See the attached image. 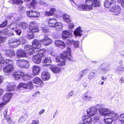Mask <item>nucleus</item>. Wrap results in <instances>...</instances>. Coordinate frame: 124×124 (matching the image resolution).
<instances>
[{
    "label": "nucleus",
    "mask_w": 124,
    "mask_h": 124,
    "mask_svg": "<svg viewBox=\"0 0 124 124\" xmlns=\"http://www.w3.org/2000/svg\"><path fill=\"white\" fill-rule=\"evenodd\" d=\"M71 51L70 48L68 47L67 51H64L63 53L61 54V56H58L56 57V61L58 63V65L60 66H63L65 64L66 59L68 58V56L71 55Z\"/></svg>",
    "instance_id": "obj_1"
},
{
    "label": "nucleus",
    "mask_w": 124,
    "mask_h": 124,
    "mask_svg": "<svg viewBox=\"0 0 124 124\" xmlns=\"http://www.w3.org/2000/svg\"><path fill=\"white\" fill-rule=\"evenodd\" d=\"M26 40L23 38L18 39L15 38H9L8 40V45L12 48H14L18 46L20 43L22 44L26 43Z\"/></svg>",
    "instance_id": "obj_2"
},
{
    "label": "nucleus",
    "mask_w": 124,
    "mask_h": 124,
    "mask_svg": "<svg viewBox=\"0 0 124 124\" xmlns=\"http://www.w3.org/2000/svg\"><path fill=\"white\" fill-rule=\"evenodd\" d=\"M93 2L92 0H86L85 4H81L79 5L78 9L80 10H90L93 7Z\"/></svg>",
    "instance_id": "obj_3"
},
{
    "label": "nucleus",
    "mask_w": 124,
    "mask_h": 124,
    "mask_svg": "<svg viewBox=\"0 0 124 124\" xmlns=\"http://www.w3.org/2000/svg\"><path fill=\"white\" fill-rule=\"evenodd\" d=\"M13 76L16 79H19L20 78L23 77V79L25 81L29 80L31 77L30 74H24L23 73L20 71L14 72Z\"/></svg>",
    "instance_id": "obj_4"
},
{
    "label": "nucleus",
    "mask_w": 124,
    "mask_h": 124,
    "mask_svg": "<svg viewBox=\"0 0 124 124\" xmlns=\"http://www.w3.org/2000/svg\"><path fill=\"white\" fill-rule=\"evenodd\" d=\"M48 24L51 27H55L56 29L59 30L62 29V23L59 22H56V20L55 19H49L48 21Z\"/></svg>",
    "instance_id": "obj_5"
},
{
    "label": "nucleus",
    "mask_w": 124,
    "mask_h": 124,
    "mask_svg": "<svg viewBox=\"0 0 124 124\" xmlns=\"http://www.w3.org/2000/svg\"><path fill=\"white\" fill-rule=\"evenodd\" d=\"M98 109L100 114L102 116H107L108 117L111 111L109 109L104 108V106L102 105L99 104L97 107Z\"/></svg>",
    "instance_id": "obj_6"
},
{
    "label": "nucleus",
    "mask_w": 124,
    "mask_h": 124,
    "mask_svg": "<svg viewBox=\"0 0 124 124\" xmlns=\"http://www.w3.org/2000/svg\"><path fill=\"white\" fill-rule=\"evenodd\" d=\"M23 88L26 89H33L34 86L31 81H29L26 83H21L17 86L18 89Z\"/></svg>",
    "instance_id": "obj_7"
},
{
    "label": "nucleus",
    "mask_w": 124,
    "mask_h": 124,
    "mask_svg": "<svg viewBox=\"0 0 124 124\" xmlns=\"http://www.w3.org/2000/svg\"><path fill=\"white\" fill-rule=\"evenodd\" d=\"M99 104L96 105L95 106L91 107L88 108L87 110V114L90 116H92L96 114L97 113L98 109L97 107Z\"/></svg>",
    "instance_id": "obj_8"
},
{
    "label": "nucleus",
    "mask_w": 124,
    "mask_h": 124,
    "mask_svg": "<svg viewBox=\"0 0 124 124\" xmlns=\"http://www.w3.org/2000/svg\"><path fill=\"white\" fill-rule=\"evenodd\" d=\"M44 66H50V68L52 72L54 73H59L61 71L60 68L57 66H55L53 65H50L45 64L43 65Z\"/></svg>",
    "instance_id": "obj_9"
},
{
    "label": "nucleus",
    "mask_w": 124,
    "mask_h": 124,
    "mask_svg": "<svg viewBox=\"0 0 124 124\" xmlns=\"http://www.w3.org/2000/svg\"><path fill=\"white\" fill-rule=\"evenodd\" d=\"M26 14L28 17L34 18H38L40 15V13L36 11H27L26 12Z\"/></svg>",
    "instance_id": "obj_10"
},
{
    "label": "nucleus",
    "mask_w": 124,
    "mask_h": 124,
    "mask_svg": "<svg viewBox=\"0 0 124 124\" xmlns=\"http://www.w3.org/2000/svg\"><path fill=\"white\" fill-rule=\"evenodd\" d=\"M12 65H8L4 68L3 70L6 75L10 74L14 70Z\"/></svg>",
    "instance_id": "obj_11"
},
{
    "label": "nucleus",
    "mask_w": 124,
    "mask_h": 124,
    "mask_svg": "<svg viewBox=\"0 0 124 124\" xmlns=\"http://www.w3.org/2000/svg\"><path fill=\"white\" fill-rule=\"evenodd\" d=\"M43 44L45 46H47L53 42L52 39L49 38L47 36H45L43 40H40Z\"/></svg>",
    "instance_id": "obj_12"
},
{
    "label": "nucleus",
    "mask_w": 124,
    "mask_h": 124,
    "mask_svg": "<svg viewBox=\"0 0 124 124\" xmlns=\"http://www.w3.org/2000/svg\"><path fill=\"white\" fill-rule=\"evenodd\" d=\"M33 47L29 45H27L24 47V49L26 53L29 55L33 54L35 52Z\"/></svg>",
    "instance_id": "obj_13"
},
{
    "label": "nucleus",
    "mask_w": 124,
    "mask_h": 124,
    "mask_svg": "<svg viewBox=\"0 0 124 124\" xmlns=\"http://www.w3.org/2000/svg\"><path fill=\"white\" fill-rule=\"evenodd\" d=\"M110 10L114 13V15H117L120 13L121 8L120 7L117 5H116L112 7L110 9Z\"/></svg>",
    "instance_id": "obj_14"
},
{
    "label": "nucleus",
    "mask_w": 124,
    "mask_h": 124,
    "mask_svg": "<svg viewBox=\"0 0 124 124\" xmlns=\"http://www.w3.org/2000/svg\"><path fill=\"white\" fill-rule=\"evenodd\" d=\"M109 67V65L107 63H103L99 66L98 69L101 70L105 74L108 70Z\"/></svg>",
    "instance_id": "obj_15"
},
{
    "label": "nucleus",
    "mask_w": 124,
    "mask_h": 124,
    "mask_svg": "<svg viewBox=\"0 0 124 124\" xmlns=\"http://www.w3.org/2000/svg\"><path fill=\"white\" fill-rule=\"evenodd\" d=\"M6 84L7 86L6 88V91L9 92L14 91L16 86L14 83L7 82L6 83Z\"/></svg>",
    "instance_id": "obj_16"
},
{
    "label": "nucleus",
    "mask_w": 124,
    "mask_h": 124,
    "mask_svg": "<svg viewBox=\"0 0 124 124\" xmlns=\"http://www.w3.org/2000/svg\"><path fill=\"white\" fill-rule=\"evenodd\" d=\"M82 120L85 124H91L92 121V118L88 115L84 116L82 117Z\"/></svg>",
    "instance_id": "obj_17"
},
{
    "label": "nucleus",
    "mask_w": 124,
    "mask_h": 124,
    "mask_svg": "<svg viewBox=\"0 0 124 124\" xmlns=\"http://www.w3.org/2000/svg\"><path fill=\"white\" fill-rule=\"evenodd\" d=\"M41 57H42L39 54L34 55L33 56L32 60L35 63L39 64L41 62Z\"/></svg>",
    "instance_id": "obj_18"
},
{
    "label": "nucleus",
    "mask_w": 124,
    "mask_h": 124,
    "mask_svg": "<svg viewBox=\"0 0 124 124\" xmlns=\"http://www.w3.org/2000/svg\"><path fill=\"white\" fill-rule=\"evenodd\" d=\"M66 42L68 44H73L74 47L75 49L79 47V42L78 41H76L72 39H68L67 40Z\"/></svg>",
    "instance_id": "obj_19"
},
{
    "label": "nucleus",
    "mask_w": 124,
    "mask_h": 124,
    "mask_svg": "<svg viewBox=\"0 0 124 124\" xmlns=\"http://www.w3.org/2000/svg\"><path fill=\"white\" fill-rule=\"evenodd\" d=\"M33 81L34 84H37L39 85L42 86L43 85V82L39 78L36 77L33 79Z\"/></svg>",
    "instance_id": "obj_20"
},
{
    "label": "nucleus",
    "mask_w": 124,
    "mask_h": 124,
    "mask_svg": "<svg viewBox=\"0 0 124 124\" xmlns=\"http://www.w3.org/2000/svg\"><path fill=\"white\" fill-rule=\"evenodd\" d=\"M41 78L43 80H47L50 79V74L48 72H43L41 74Z\"/></svg>",
    "instance_id": "obj_21"
},
{
    "label": "nucleus",
    "mask_w": 124,
    "mask_h": 124,
    "mask_svg": "<svg viewBox=\"0 0 124 124\" xmlns=\"http://www.w3.org/2000/svg\"><path fill=\"white\" fill-rule=\"evenodd\" d=\"M32 45L33 48L35 49H38L41 47V44L39 40L35 39L33 41Z\"/></svg>",
    "instance_id": "obj_22"
},
{
    "label": "nucleus",
    "mask_w": 124,
    "mask_h": 124,
    "mask_svg": "<svg viewBox=\"0 0 124 124\" xmlns=\"http://www.w3.org/2000/svg\"><path fill=\"white\" fill-rule=\"evenodd\" d=\"M72 36V34L71 32L67 31H63L62 37L64 39L69 38Z\"/></svg>",
    "instance_id": "obj_23"
},
{
    "label": "nucleus",
    "mask_w": 124,
    "mask_h": 124,
    "mask_svg": "<svg viewBox=\"0 0 124 124\" xmlns=\"http://www.w3.org/2000/svg\"><path fill=\"white\" fill-rule=\"evenodd\" d=\"M40 70V67L37 65L33 66L32 67L33 74L34 76L39 74Z\"/></svg>",
    "instance_id": "obj_24"
},
{
    "label": "nucleus",
    "mask_w": 124,
    "mask_h": 124,
    "mask_svg": "<svg viewBox=\"0 0 124 124\" xmlns=\"http://www.w3.org/2000/svg\"><path fill=\"white\" fill-rule=\"evenodd\" d=\"M11 97V94L9 93H6L3 97V100L6 103L8 102Z\"/></svg>",
    "instance_id": "obj_25"
},
{
    "label": "nucleus",
    "mask_w": 124,
    "mask_h": 124,
    "mask_svg": "<svg viewBox=\"0 0 124 124\" xmlns=\"http://www.w3.org/2000/svg\"><path fill=\"white\" fill-rule=\"evenodd\" d=\"M82 31L81 28L79 27L76 29L74 32V34L76 36H78L80 37L82 34Z\"/></svg>",
    "instance_id": "obj_26"
},
{
    "label": "nucleus",
    "mask_w": 124,
    "mask_h": 124,
    "mask_svg": "<svg viewBox=\"0 0 124 124\" xmlns=\"http://www.w3.org/2000/svg\"><path fill=\"white\" fill-rule=\"evenodd\" d=\"M5 54L6 56L8 57H11L15 55V52L12 50L7 49L5 51Z\"/></svg>",
    "instance_id": "obj_27"
},
{
    "label": "nucleus",
    "mask_w": 124,
    "mask_h": 124,
    "mask_svg": "<svg viewBox=\"0 0 124 124\" xmlns=\"http://www.w3.org/2000/svg\"><path fill=\"white\" fill-rule=\"evenodd\" d=\"M108 117L112 118L114 120H115L117 119L119 116L117 113H116L113 111H111V112H110Z\"/></svg>",
    "instance_id": "obj_28"
},
{
    "label": "nucleus",
    "mask_w": 124,
    "mask_h": 124,
    "mask_svg": "<svg viewBox=\"0 0 124 124\" xmlns=\"http://www.w3.org/2000/svg\"><path fill=\"white\" fill-rule=\"evenodd\" d=\"M16 54L17 56L19 57H26L27 55L26 53L22 50H18L17 51Z\"/></svg>",
    "instance_id": "obj_29"
},
{
    "label": "nucleus",
    "mask_w": 124,
    "mask_h": 124,
    "mask_svg": "<svg viewBox=\"0 0 124 124\" xmlns=\"http://www.w3.org/2000/svg\"><path fill=\"white\" fill-rule=\"evenodd\" d=\"M87 72V70L85 69L81 71L79 74L77 76V77L78 80H80L83 76Z\"/></svg>",
    "instance_id": "obj_30"
},
{
    "label": "nucleus",
    "mask_w": 124,
    "mask_h": 124,
    "mask_svg": "<svg viewBox=\"0 0 124 124\" xmlns=\"http://www.w3.org/2000/svg\"><path fill=\"white\" fill-rule=\"evenodd\" d=\"M115 1V0H106L104 2V6L107 8H110L111 5Z\"/></svg>",
    "instance_id": "obj_31"
},
{
    "label": "nucleus",
    "mask_w": 124,
    "mask_h": 124,
    "mask_svg": "<svg viewBox=\"0 0 124 124\" xmlns=\"http://www.w3.org/2000/svg\"><path fill=\"white\" fill-rule=\"evenodd\" d=\"M63 21L68 23H69L71 22V19L70 16L67 14H63L62 16Z\"/></svg>",
    "instance_id": "obj_32"
},
{
    "label": "nucleus",
    "mask_w": 124,
    "mask_h": 124,
    "mask_svg": "<svg viewBox=\"0 0 124 124\" xmlns=\"http://www.w3.org/2000/svg\"><path fill=\"white\" fill-rule=\"evenodd\" d=\"M54 43L55 45L57 46H63V47H64L66 46L64 43L60 40H55L54 42Z\"/></svg>",
    "instance_id": "obj_33"
},
{
    "label": "nucleus",
    "mask_w": 124,
    "mask_h": 124,
    "mask_svg": "<svg viewBox=\"0 0 124 124\" xmlns=\"http://www.w3.org/2000/svg\"><path fill=\"white\" fill-rule=\"evenodd\" d=\"M18 25L19 26L23 29H26L29 26L27 23L24 22H19L18 23Z\"/></svg>",
    "instance_id": "obj_34"
},
{
    "label": "nucleus",
    "mask_w": 124,
    "mask_h": 124,
    "mask_svg": "<svg viewBox=\"0 0 124 124\" xmlns=\"http://www.w3.org/2000/svg\"><path fill=\"white\" fill-rule=\"evenodd\" d=\"M17 23L15 21L12 22L8 26L10 28L12 29L13 31H14L17 28Z\"/></svg>",
    "instance_id": "obj_35"
},
{
    "label": "nucleus",
    "mask_w": 124,
    "mask_h": 124,
    "mask_svg": "<svg viewBox=\"0 0 124 124\" xmlns=\"http://www.w3.org/2000/svg\"><path fill=\"white\" fill-rule=\"evenodd\" d=\"M124 71V67L119 66L117 67L115 70V72L119 74H121Z\"/></svg>",
    "instance_id": "obj_36"
},
{
    "label": "nucleus",
    "mask_w": 124,
    "mask_h": 124,
    "mask_svg": "<svg viewBox=\"0 0 124 124\" xmlns=\"http://www.w3.org/2000/svg\"><path fill=\"white\" fill-rule=\"evenodd\" d=\"M82 98L84 100L86 101L91 100L92 99V97L88 95L87 93H85L83 94Z\"/></svg>",
    "instance_id": "obj_37"
},
{
    "label": "nucleus",
    "mask_w": 124,
    "mask_h": 124,
    "mask_svg": "<svg viewBox=\"0 0 124 124\" xmlns=\"http://www.w3.org/2000/svg\"><path fill=\"white\" fill-rule=\"evenodd\" d=\"M37 4L36 0H32L29 5L28 7L30 9L32 8H34L36 5Z\"/></svg>",
    "instance_id": "obj_38"
},
{
    "label": "nucleus",
    "mask_w": 124,
    "mask_h": 124,
    "mask_svg": "<svg viewBox=\"0 0 124 124\" xmlns=\"http://www.w3.org/2000/svg\"><path fill=\"white\" fill-rule=\"evenodd\" d=\"M23 59H18L17 61L16 62V64L20 67L21 68H23Z\"/></svg>",
    "instance_id": "obj_39"
},
{
    "label": "nucleus",
    "mask_w": 124,
    "mask_h": 124,
    "mask_svg": "<svg viewBox=\"0 0 124 124\" xmlns=\"http://www.w3.org/2000/svg\"><path fill=\"white\" fill-rule=\"evenodd\" d=\"M23 68L28 69L30 66L29 62V61L23 59Z\"/></svg>",
    "instance_id": "obj_40"
},
{
    "label": "nucleus",
    "mask_w": 124,
    "mask_h": 124,
    "mask_svg": "<svg viewBox=\"0 0 124 124\" xmlns=\"http://www.w3.org/2000/svg\"><path fill=\"white\" fill-rule=\"evenodd\" d=\"M100 118V116L98 114L95 115L92 118V121L94 123L98 122Z\"/></svg>",
    "instance_id": "obj_41"
},
{
    "label": "nucleus",
    "mask_w": 124,
    "mask_h": 124,
    "mask_svg": "<svg viewBox=\"0 0 124 124\" xmlns=\"http://www.w3.org/2000/svg\"><path fill=\"white\" fill-rule=\"evenodd\" d=\"M30 31L32 33L35 32H38L39 31V29L37 26H36V27H32L29 28Z\"/></svg>",
    "instance_id": "obj_42"
},
{
    "label": "nucleus",
    "mask_w": 124,
    "mask_h": 124,
    "mask_svg": "<svg viewBox=\"0 0 124 124\" xmlns=\"http://www.w3.org/2000/svg\"><path fill=\"white\" fill-rule=\"evenodd\" d=\"M27 116V115L25 114L23 116L20 117L18 120L19 122L20 123H22L26 119Z\"/></svg>",
    "instance_id": "obj_43"
},
{
    "label": "nucleus",
    "mask_w": 124,
    "mask_h": 124,
    "mask_svg": "<svg viewBox=\"0 0 124 124\" xmlns=\"http://www.w3.org/2000/svg\"><path fill=\"white\" fill-rule=\"evenodd\" d=\"M43 63H51L52 62V60L51 58L50 57H46L43 59L42 61Z\"/></svg>",
    "instance_id": "obj_44"
},
{
    "label": "nucleus",
    "mask_w": 124,
    "mask_h": 124,
    "mask_svg": "<svg viewBox=\"0 0 124 124\" xmlns=\"http://www.w3.org/2000/svg\"><path fill=\"white\" fill-rule=\"evenodd\" d=\"M37 51L38 52V54H39L41 57L42 56V57L45 56V53H46V52L45 51V50L44 49L41 50L40 49H39V50L36 51Z\"/></svg>",
    "instance_id": "obj_45"
},
{
    "label": "nucleus",
    "mask_w": 124,
    "mask_h": 124,
    "mask_svg": "<svg viewBox=\"0 0 124 124\" xmlns=\"http://www.w3.org/2000/svg\"><path fill=\"white\" fill-rule=\"evenodd\" d=\"M112 119L109 117H106V118L104 119V120L107 124H110L113 120Z\"/></svg>",
    "instance_id": "obj_46"
},
{
    "label": "nucleus",
    "mask_w": 124,
    "mask_h": 124,
    "mask_svg": "<svg viewBox=\"0 0 124 124\" xmlns=\"http://www.w3.org/2000/svg\"><path fill=\"white\" fill-rule=\"evenodd\" d=\"M95 73L93 72H91L89 74L88 76V78L91 80L93 78L95 75Z\"/></svg>",
    "instance_id": "obj_47"
},
{
    "label": "nucleus",
    "mask_w": 124,
    "mask_h": 124,
    "mask_svg": "<svg viewBox=\"0 0 124 124\" xmlns=\"http://www.w3.org/2000/svg\"><path fill=\"white\" fill-rule=\"evenodd\" d=\"M18 10L21 12L23 13L25 11V8L24 7L22 6H19Z\"/></svg>",
    "instance_id": "obj_48"
},
{
    "label": "nucleus",
    "mask_w": 124,
    "mask_h": 124,
    "mask_svg": "<svg viewBox=\"0 0 124 124\" xmlns=\"http://www.w3.org/2000/svg\"><path fill=\"white\" fill-rule=\"evenodd\" d=\"M36 23L35 21H32L30 24L29 25V28L32 27H36V26H37Z\"/></svg>",
    "instance_id": "obj_49"
},
{
    "label": "nucleus",
    "mask_w": 124,
    "mask_h": 124,
    "mask_svg": "<svg viewBox=\"0 0 124 124\" xmlns=\"http://www.w3.org/2000/svg\"><path fill=\"white\" fill-rule=\"evenodd\" d=\"M9 33L8 29H5L3 30L0 31V35L7 34Z\"/></svg>",
    "instance_id": "obj_50"
},
{
    "label": "nucleus",
    "mask_w": 124,
    "mask_h": 124,
    "mask_svg": "<svg viewBox=\"0 0 124 124\" xmlns=\"http://www.w3.org/2000/svg\"><path fill=\"white\" fill-rule=\"evenodd\" d=\"M4 59L2 58L1 55L0 54V70L2 69L1 68L2 65L1 64H3L4 63Z\"/></svg>",
    "instance_id": "obj_51"
},
{
    "label": "nucleus",
    "mask_w": 124,
    "mask_h": 124,
    "mask_svg": "<svg viewBox=\"0 0 124 124\" xmlns=\"http://www.w3.org/2000/svg\"><path fill=\"white\" fill-rule=\"evenodd\" d=\"M12 2L13 4L18 5L20 3L22 4L23 3L22 0H13Z\"/></svg>",
    "instance_id": "obj_52"
},
{
    "label": "nucleus",
    "mask_w": 124,
    "mask_h": 124,
    "mask_svg": "<svg viewBox=\"0 0 124 124\" xmlns=\"http://www.w3.org/2000/svg\"><path fill=\"white\" fill-rule=\"evenodd\" d=\"M48 53L52 56H55L56 55L55 54V53L54 52V50L53 49H49L48 51Z\"/></svg>",
    "instance_id": "obj_53"
},
{
    "label": "nucleus",
    "mask_w": 124,
    "mask_h": 124,
    "mask_svg": "<svg viewBox=\"0 0 124 124\" xmlns=\"http://www.w3.org/2000/svg\"><path fill=\"white\" fill-rule=\"evenodd\" d=\"M118 118L119 119V120L120 121L123 122H124V114H121L119 116Z\"/></svg>",
    "instance_id": "obj_54"
},
{
    "label": "nucleus",
    "mask_w": 124,
    "mask_h": 124,
    "mask_svg": "<svg viewBox=\"0 0 124 124\" xmlns=\"http://www.w3.org/2000/svg\"><path fill=\"white\" fill-rule=\"evenodd\" d=\"M74 24L71 23L68 25V29L70 30L71 31L72 29L74 28Z\"/></svg>",
    "instance_id": "obj_55"
},
{
    "label": "nucleus",
    "mask_w": 124,
    "mask_h": 124,
    "mask_svg": "<svg viewBox=\"0 0 124 124\" xmlns=\"http://www.w3.org/2000/svg\"><path fill=\"white\" fill-rule=\"evenodd\" d=\"M5 63L6 64H8V65H12L13 63V62L11 60L8 59L6 60Z\"/></svg>",
    "instance_id": "obj_56"
},
{
    "label": "nucleus",
    "mask_w": 124,
    "mask_h": 124,
    "mask_svg": "<svg viewBox=\"0 0 124 124\" xmlns=\"http://www.w3.org/2000/svg\"><path fill=\"white\" fill-rule=\"evenodd\" d=\"M6 38L5 37H3L2 36H0V44L2 42H4Z\"/></svg>",
    "instance_id": "obj_57"
},
{
    "label": "nucleus",
    "mask_w": 124,
    "mask_h": 124,
    "mask_svg": "<svg viewBox=\"0 0 124 124\" xmlns=\"http://www.w3.org/2000/svg\"><path fill=\"white\" fill-rule=\"evenodd\" d=\"M74 92L73 91H71L68 94V95L67 96V98H70V97L72 96L73 95Z\"/></svg>",
    "instance_id": "obj_58"
},
{
    "label": "nucleus",
    "mask_w": 124,
    "mask_h": 124,
    "mask_svg": "<svg viewBox=\"0 0 124 124\" xmlns=\"http://www.w3.org/2000/svg\"><path fill=\"white\" fill-rule=\"evenodd\" d=\"M7 23V21H5L4 22L2 23L0 25V28L1 27H3L6 26Z\"/></svg>",
    "instance_id": "obj_59"
},
{
    "label": "nucleus",
    "mask_w": 124,
    "mask_h": 124,
    "mask_svg": "<svg viewBox=\"0 0 124 124\" xmlns=\"http://www.w3.org/2000/svg\"><path fill=\"white\" fill-rule=\"evenodd\" d=\"M56 11V10L54 8H52L50 9V13H51V14L52 16L55 14Z\"/></svg>",
    "instance_id": "obj_60"
},
{
    "label": "nucleus",
    "mask_w": 124,
    "mask_h": 124,
    "mask_svg": "<svg viewBox=\"0 0 124 124\" xmlns=\"http://www.w3.org/2000/svg\"><path fill=\"white\" fill-rule=\"evenodd\" d=\"M16 33V34L18 35H20L21 33V30L20 29L17 30H15L14 31Z\"/></svg>",
    "instance_id": "obj_61"
},
{
    "label": "nucleus",
    "mask_w": 124,
    "mask_h": 124,
    "mask_svg": "<svg viewBox=\"0 0 124 124\" xmlns=\"http://www.w3.org/2000/svg\"><path fill=\"white\" fill-rule=\"evenodd\" d=\"M7 104V103L1 102L0 103V109H2L4 106L5 105Z\"/></svg>",
    "instance_id": "obj_62"
},
{
    "label": "nucleus",
    "mask_w": 124,
    "mask_h": 124,
    "mask_svg": "<svg viewBox=\"0 0 124 124\" xmlns=\"http://www.w3.org/2000/svg\"><path fill=\"white\" fill-rule=\"evenodd\" d=\"M95 6H100V4L99 0H97L94 3Z\"/></svg>",
    "instance_id": "obj_63"
},
{
    "label": "nucleus",
    "mask_w": 124,
    "mask_h": 124,
    "mask_svg": "<svg viewBox=\"0 0 124 124\" xmlns=\"http://www.w3.org/2000/svg\"><path fill=\"white\" fill-rule=\"evenodd\" d=\"M44 15L45 16H52L50 11H46L45 12Z\"/></svg>",
    "instance_id": "obj_64"
}]
</instances>
